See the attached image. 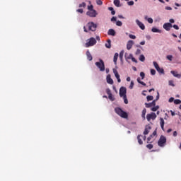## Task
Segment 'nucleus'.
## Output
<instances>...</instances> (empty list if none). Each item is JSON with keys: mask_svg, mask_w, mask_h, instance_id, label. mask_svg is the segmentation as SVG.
Returning <instances> with one entry per match:
<instances>
[{"mask_svg": "<svg viewBox=\"0 0 181 181\" xmlns=\"http://www.w3.org/2000/svg\"><path fill=\"white\" fill-rule=\"evenodd\" d=\"M151 31L153 33H161L162 31L156 28H153L151 29Z\"/></svg>", "mask_w": 181, "mask_h": 181, "instance_id": "24", "label": "nucleus"}, {"mask_svg": "<svg viewBox=\"0 0 181 181\" xmlns=\"http://www.w3.org/2000/svg\"><path fill=\"white\" fill-rule=\"evenodd\" d=\"M127 4L129 6H132V5H134V1H130Z\"/></svg>", "mask_w": 181, "mask_h": 181, "instance_id": "51", "label": "nucleus"}, {"mask_svg": "<svg viewBox=\"0 0 181 181\" xmlns=\"http://www.w3.org/2000/svg\"><path fill=\"white\" fill-rule=\"evenodd\" d=\"M173 136H177V132L175 131L173 132Z\"/></svg>", "mask_w": 181, "mask_h": 181, "instance_id": "59", "label": "nucleus"}, {"mask_svg": "<svg viewBox=\"0 0 181 181\" xmlns=\"http://www.w3.org/2000/svg\"><path fill=\"white\" fill-rule=\"evenodd\" d=\"M120 60H122V57H124V50L121 51L119 55Z\"/></svg>", "mask_w": 181, "mask_h": 181, "instance_id": "30", "label": "nucleus"}, {"mask_svg": "<svg viewBox=\"0 0 181 181\" xmlns=\"http://www.w3.org/2000/svg\"><path fill=\"white\" fill-rule=\"evenodd\" d=\"M170 73H171V74H173V76H174V77H177V78H180V77H181V74H177L175 71H171Z\"/></svg>", "mask_w": 181, "mask_h": 181, "instance_id": "19", "label": "nucleus"}, {"mask_svg": "<svg viewBox=\"0 0 181 181\" xmlns=\"http://www.w3.org/2000/svg\"><path fill=\"white\" fill-rule=\"evenodd\" d=\"M106 80L108 84H114V81L112 80V78H111V75H107L106 77Z\"/></svg>", "mask_w": 181, "mask_h": 181, "instance_id": "15", "label": "nucleus"}, {"mask_svg": "<svg viewBox=\"0 0 181 181\" xmlns=\"http://www.w3.org/2000/svg\"><path fill=\"white\" fill-rule=\"evenodd\" d=\"M118 56H119L118 53L116 52L113 57V62L115 66H117V60H118Z\"/></svg>", "mask_w": 181, "mask_h": 181, "instance_id": "21", "label": "nucleus"}, {"mask_svg": "<svg viewBox=\"0 0 181 181\" xmlns=\"http://www.w3.org/2000/svg\"><path fill=\"white\" fill-rule=\"evenodd\" d=\"M111 14H112V15H115V11H114V10L112 11H111Z\"/></svg>", "mask_w": 181, "mask_h": 181, "instance_id": "64", "label": "nucleus"}, {"mask_svg": "<svg viewBox=\"0 0 181 181\" xmlns=\"http://www.w3.org/2000/svg\"><path fill=\"white\" fill-rule=\"evenodd\" d=\"M139 60L140 62H145V56L144 54L140 55Z\"/></svg>", "mask_w": 181, "mask_h": 181, "instance_id": "29", "label": "nucleus"}, {"mask_svg": "<svg viewBox=\"0 0 181 181\" xmlns=\"http://www.w3.org/2000/svg\"><path fill=\"white\" fill-rule=\"evenodd\" d=\"M115 112L122 118H128V113L122 110V109H121L120 107H115Z\"/></svg>", "mask_w": 181, "mask_h": 181, "instance_id": "1", "label": "nucleus"}, {"mask_svg": "<svg viewBox=\"0 0 181 181\" xmlns=\"http://www.w3.org/2000/svg\"><path fill=\"white\" fill-rule=\"evenodd\" d=\"M129 88H130V90H132V88H134V81H131Z\"/></svg>", "mask_w": 181, "mask_h": 181, "instance_id": "45", "label": "nucleus"}, {"mask_svg": "<svg viewBox=\"0 0 181 181\" xmlns=\"http://www.w3.org/2000/svg\"><path fill=\"white\" fill-rule=\"evenodd\" d=\"M107 42L105 47H107V49H111V40H107Z\"/></svg>", "mask_w": 181, "mask_h": 181, "instance_id": "25", "label": "nucleus"}, {"mask_svg": "<svg viewBox=\"0 0 181 181\" xmlns=\"http://www.w3.org/2000/svg\"><path fill=\"white\" fill-rule=\"evenodd\" d=\"M129 37L130 39H136V36H135V35H132V34H129Z\"/></svg>", "mask_w": 181, "mask_h": 181, "instance_id": "40", "label": "nucleus"}, {"mask_svg": "<svg viewBox=\"0 0 181 181\" xmlns=\"http://www.w3.org/2000/svg\"><path fill=\"white\" fill-rule=\"evenodd\" d=\"M106 93L107 94V95H111V90L110 88H107L106 89Z\"/></svg>", "mask_w": 181, "mask_h": 181, "instance_id": "43", "label": "nucleus"}, {"mask_svg": "<svg viewBox=\"0 0 181 181\" xmlns=\"http://www.w3.org/2000/svg\"><path fill=\"white\" fill-rule=\"evenodd\" d=\"M87 4H86L85 2H83L82 4H79V8H86Z\"/></svg>", "mask_w": 181, "mask_h": 181, "instance_id": "35", "label": "nucleus"}, {"mask_svg": "<svg viewBox=\"0 0 181 181\" xmlns=\"http://www.w3.org/2000/svg\"><path fill=\"white\" fill-rule=\"evenodd\" d=\"M86 15H88V16H90V18H95V16H97L98 15L97 11L91 10V11H87Z\"/></svg>", "mask_w": 181, "mask_h": 181, "instance_id": "8", "label": "nucleus"}, {"mask_svg": "<svg viewBox=\"0 0 181 181\" xmlns=\"http://www.w3.org/2000/svg\"><path fill=\"white\" fill-rule=\"evenodd\" d=\"M140 77H141V80H144V78H145V73L141 72Z\"/></svg>", "mask_w": 181, "mask_h": 181, "instance_id": "37", "label": "nucleus"}, {"mask_svg": "<svg viewBox=\"0 0 181 181\" xmlns=\"http://www.w3.org/2000/svg\"><path fill=\"white\" fill-rule=\"evenodd\" d=\"M173 28H174V29H175L176 30H179V26L177 25H174Z\"/></svg>", "mask_w": 181, "mask_h": 181, "instance_id": "52", "label": "nucleus"}, {"mask_svg": "<svg viewBox=\"0 0 181 181\" xmlns=\"http://www.w3.org/2000/svg\"><path fill=\"white\" fill-rule=\"evenodd\" d=\"M153 66H154L156 70H157L158 68L159 67V64H158V63H157L156 62H153Z\"/></svg>", "mask_w": 181, "mask_h": 181, "instance_id": "32", "label": "nucleus"}, {"mask_svg": "<svg viewBox=\"0 0 181 181\" xmlns=\"http://www.w3.org/2000/svg\"><path fill=\"white\" fill-rule=\"evenodd\" d=\"M117 26H122V22L118 21L116 22Z\"/></svg>", "mask_w": 181, "mask_h": 181, "instance_id": "41", "label": "nucleus"}, {"mask_svg": "<svg viewBox=\"0 0 181 181\" xmlns=\"http://www.w3.org/2000/svg\"><path fill=\"white\" fill-rule=\"evenodd\" d=\"M114 4H115V6H117V8H119V6H120L119 4H121V1H119V0H115Z\"/></svg>", "mask_w": 181, "mask_h": 181, "instance_id": "27", "label": "nucleus"}, {"mask_svg": "<svg viewBox=\"0 0 181 181\" xmlns=\"http://www.w3.org/2000/svg\"><path fill=\"white\" fill-rule=\"evenodd\" d=\"M146 148H148V149H152L153 148V144H147Z\"/></svg>", "mask_w": 181, "mask_h": 181, "instance_id": "39", "label": "nucleus"}, {"mask_svg": "<svg viewBox=\"0 0 181 181\" xmlns=\"http://www.w3.org/2000/svg\"><path fill=\"white\" fill-rule=\"evenodd\" d=\"M108 10H109V11H111V12H112V11H114V8H112V7H109V8H108Z\"/></svg>", "mask_w": 181, "mask_h": 181, "instance_id": "62", "label": "nucleus"}, {"mask_svg": "<svg viewBox=\"0 0 181 181\" xmlns=\"http://www.w3.org/2000/svg\"><path fill=\"white\" fill-rule=\"evenodd\" d=\"M146 98H147V101H152V100H153V96H152V95H148V96L146 97Z\"/></svg>", "mask_w": 181, "mask_h": 181, "instance_id": "33", "label": "nucleus"}, {"mask_svg": "<svg viewBox=\"0 0 181 181\" xmlns=\"http://www.w3.org/2000/svg\"><path fill=\"white\" fill-rule=\"evenodd\" d=\"M160 125L161 127V129L165 131V120L162 117L160 118Z\"/></svg>", "mask_w": 181, "mask_h": 181, "instance_id": "14", "label": "nucleus"}, {"mask_svg": "<svg viewBox=\"0 0 181 181\" xmlns=\"http://www.w3.org/2000/svg\"><path fill=\"white\" fill-rule=\"evenodd\" d=\"M153 136H156V130H155L153 134L151 135H150L148 138H147V142L148 143L151 139H152V138H153Z\"/></svg>", "mask_w": 181, "mask_h": 181, "instance_id": "18", "label": "nucleus"}, {"mask_svg": "<svg viewBox=\"0 0 181 181\" xmlns=\"http://www.w3.org/2000/svg\"><path fill=\"white\" fill-rule=\"evenodd\" d=\"M117 21V17H112L111 18V22H116Z\"/></svg>", "mask_w": 181, "mask_h": 181, "instance_id": "53", "label": "nucleus"}, {"mask_svg": "<svg viewBox=\"0 0 181 181\" xmlns=\"http://www.w3.org/2000/svg\"><path fill=\"white\" fill-rule=\"evenodd\" d=\"M132 62H134V63H138V61H136V59L133 57L131 59Z\"/></svg>", "mask_w": 181, "mask_h": 181, "instance_id": "54", "label": "nucleus"}, {"mask_svg": "<svg viewBox=\"0 0 181 181\" xmlns=\"http://www.w3.org/2000/svg\"><path fill=\"white\" fill-rule=\"evenodd\" d=\"M95 64L97 68L100 69V71H105V64H104V61H103V59H99V62H95Z\"/></svg>", "mask_w": 181, "mask_h": 181, "instance_id": "2", "label": "nucleus"}, {"mask_svg": "<svg viewBox=\"0 0 181 181\" xmlns=\"http://www.w3.org/2000/svg\"><path fill=\"white\" fill-rule=\"evenodd\" d=\"M156 105V100H153L152 103H145L146 108H151V107H155Z\"/></svg>", "mask_w": 181, "mask_h": 181, "instance_id": "11", "label": "nucleus"}, {"mask_svg": "<svg viewBox=\"0 0 181 181\" xmlns=\"http://www.w3.org/2000/svg\"><path fill=\"white\" fill-rule=\"evenodd\" d=\"M83 30L84 32H86V33H88V30H87V28H86V26L83 27Z\"/></svg>", "mask_w": 181, "mask_h": 181, "instance_id": "60", "label": "nucleus"}, {"mask_svg": "<svg viewBox=\"0 0 181 181\" xmlns=\"http://www.w3.org/2000/svg\"><path fill=\"white\" fill-rule=\"evenodd\" d=\"M165 9H166V11H172V7L166 6Z\"/></svg>", "mask_w": 181, "mask_h": 181, "instance_id": "57", "label": "nucleus"}, {"mask_svg": "<svg viewBox=\"0 0 181 181\" xmlns=\"http://www.w3.org/2000/svg\"><path fill=\"white\" fill-rule=\"evenodd\" d=\"M169 86H172V87H175V84L173 83V81H169Z\"/></svg>", "mask_w": 181, "mask_h": 181, "instance_id": "48", "label": "nucleus"}, {"mask_svg": "<svg viewBox=\"0 0 181 181\" xmlns=\"http://www.w3.org/2000/svg\"><path fill=\"white\" fill-rule=\"evenodd\" d=\"M173 27V25L170 23H165L163 25V29H165V30H167L168 32H169V30H170Z\"/></svg>", "mask_w": 181, "mask_h": 181, "instance_id": "9", "label": "nucleus"}, {"mask_svg": "<svg viewBox=\"0 0 181 181\" xmlns=\"http://www.w3.org/2000/svg\"><path fill=\"white\" fill-rule=\"evenodd\" d=\"M166 141H167L166 136L161 135L158 141V146H160V148H163V146L166 145Z\"/></svg>", "mask_w": 181, "mask_h": 181, "instance_id": "3", "label": "nucleus"}, {"mask_svg": "<svg viewBox=\"0 0 181 181\" xmlns=\"http://www.w3.org/2000/svg\"><path fill=\"white\" fill-rule=\"evenodd\" d=\"M167 59L168 60H170V62H172V59H173V57L172 55H168Z\"/></svg>", "mask_w": 181, "mask_h": 181, "instance_id": "44", "label": "nucleus"}, {"mask_svg": "<svg viewBox=\"0 0 181 181\" xmlns=\"http://www.w3.org/2000/svg\"><path fill=\"white\" fill-rule=\"evenodd\" d=\"M168 101H169V103H173V101H175V98H170Z\"/></svg>", "mask_w": 181, "mask_h": 181, "instance_id": "55", "label": "nucleus"}, {"mask_svg": "<svg viewBox=\"0 0 181 181\" xmlns=\"http://www.w3.org/2000/svg\"><path fill=\"white\" fill-rule=\"evenodd\" d=\"M146 21H148V23H153V19L152 18H148V16L145 17Z\"/></svg>", "mask_w": 181, "mask_h": 181, "instance_id": "28", "label": "nucleus"}, {"mask_svg": "<svg viewBox=\"0 0 181 181\" xmlns=\"http://www.w3.org/2000/svg\"><path fill=\"white\" fill-rule=\"evenodd\" d=\"M157 71L160 73L161 74H165V70H163V68L158 67L157 68Z\"/></svg>", "mask_w": 181, "mask_h": 181, "instance_id": "26", "label": "nucleus"}, {"mask_svg": "<svg viewBox=\"0 0 181 181\" xmlns=\"http://www.w3.org/2000/svg\"><path fill=\"white\" fill-rule=\"evenodd\" d=\"M97 5H103V1L101 0H96Z\"/></svg>", "mask_w": 181, "mask_h": 181, "instance_id": "46", "label": "nucleus"}, {"mask_svg": "<svg viewBox=\"0 0 181 181\" xmlns=\"http://www.w3.org/2000/svg\"><path fill=\"white\" fill-rule=\"evenodd\" d=\"M86 57L89 62H91L93 60V55H91V53H90V51H86Z\"/></svg>", "mask_w": 181, "mask_h": 181, "instance_id": "17", "label": "nucleus"}, {"mask_svg": "<svg viewBox=\"0 0 181 181\" xmlns=\"http://www.w3.org/2000/svg\"><path fill=\"white\" fill-rule=\"evenodd\" d=\"M133 57H134V56L132 55V54H130L128 56L127 59H132Z\"/></svg>", "mask_w": 181, "mask_h": 181, "instance_id": "56", "label": "nucleus"}, {"mask_svg": "<svg viewBox=\"0 0 181 181\" xmlns=\"http://www.w3.org/2000/svg\"><path fill=\"white\" fill-rule=\"evenodd\" d=\"M170 23H175V20L173 18H171L169 20Z\"/></svg>", "mask_w": 181, "mask_h": 181, "instance_id": "58", "label": "nucleus"}, {"mask_svg": "<svg viewBox=\"0 0 181 181\" xmlns=\"http://www.w3.org/2000/svg\"><path fill=\"white\" fill-rule=\"evenodd\" d=\"M142 135H138L137 136V140H138V142L139 144V145H143L144 144V141H142Z\"/></svg>", "mask_w": 181, "mask_h": 181, "instance_id": "22", "label": "nucleus"}, {"mask_svg": "<svg viewBox=\"0 0 181 181\" xmlns=\"http://www.w3.org/2000/svg\"><path fill=\"white\" fill-rule=\"evenodd\" d=\"M119 96L125 97L127 96V88L122 86L119 89Z\"/></svg>", "mask_w": 181, "mask_h": 181, "instance_id": "7", "label": "nucleus"}, {"mask_svg": "<svg viewBox=\"0 0 181 181\" xmlns=\"http://www.w3.org/2000/svg\"><path fill=\"white\" fill-rule=\"evenodd\" d=\"M107 35H109V36H114L115 35V30H114V29H110L107 32Z\"/></svg>", "mask_w": 181, "mask_h": 181, "instance_id": "20", "label": "nucleus"}, {"mask_svg": "<svg viewBox=\"0 0 181 181\" xmlns=\"http://www.w3.org/2000/svg\"><path fill=\"white\" fill-rule=\"evenodd\" d=\"M140 45H141V46H144V45H145V41H142L140 42Z\"/></svg>", "mask_w": 181, "mask_h": 181, "instance_id": "63", "label": "nucleus"}, {"mask_svg": "<svg viewBox=\"0 0 181 181\" xmlns=\"http://www.w3.org/2000/svg\"><path fill=\"white\" fill-rule=\"evenodd\" d=\"M146 119L148 121V122L151 121V119H153V121L156 119V113L151 112L150 114H147Z\"/></svg>", "mask_w": 181, "mask_h": 181, "instance_id": "6", "label": "nucleus"}, {"mask_svg": "<svg viewBox=\"0 0 181 181\" xmlns=\"http://www.w3.org/2000/svg\"><path fill=\"white\" fill-rule=\"evenodd\" d=\"M151 74L155 76V74H156V71L155 69H151Z\"/></svg>", "mask_w": 181, "mask_h": 181, "instance_id": "38", "label": "nucleus"}, {"mask_svg": "<svg viewBox=\"0 0 181 181\" xmlns=\"http://www.w3.org/2000/svg\"><path fill=\"white\" fill-rule=\"evenodd\" d=\"M135 54H136V55H138V54H141V49H136V51Z\"/></svg>", "mask_w": 181, "mask_h": 181, "instance_id": "50", "label": "nucleus"}, {"mask_svg": "<svg viewBox=\"0 0 181 181\" xmlns=\"http://www.w3.org/2000/svg\"><path fill=\"white\" fill-rule=\"evenodd\" d=\"M145 115H146V110L144 108L142 110V113H141V117L143 118V119L145 121V119H146V117H145Z\"/></svg>", "mask_w": 181, "mask_h": 181, "instance_id": "23", "label": "nucleus"}, {"mask_svg": "<svg viewBox=\"0 0 181 181\" xmlns=\"http://www.w3.org/2000/svg\"><path fill=\"white\" fill-rule=\"evenodd\" d=\"M174 104L175 105L181 104V100L180 99H176L174 100Z\"/></svg>", "mask_w": 181, "mask_h": 181, "instance_id": "31", "label": "nucleus"}, {"mask_svg": "<svg viewBox=\"0 0 181 181\" xmlns=\"http://www.w3.org/2000/svg\"><path fill=\"white\" fill-rule=\"evenodd\" d=\"M108 98L111 100V101H114V98H112V93L108 95Z\"/></svg>", "mask_w": 181, "mask_h": 181, "instance_id": "49", "label": "nucleus"}, {"mask_svg": "<svg viewBox=\"0 0 181 181\" xmlns=\"http://www.w3.org/2000/svg\"><path fill=\"white\" fill-rule=\"evenodd\" d=\"M76 12H78L79 13H83L84 11L83 10V8H79L76 10Z\"/></svg>", "mask_w": 181, "mask_h": 181, "instance_id": "47", "label": "nucleus"}, {"mask_svg": "<svg viewBox=\"0 0 181 181\" xmlns=\"http://www.w3.org/2000/svg\"><path fill=\"white\" fill-rule=\"evenodd\" d=\"M123 100H124V104H128V99H127V96H123Z\"/></svg>", "mask_w": 181, "mask_h": 181, "instance_id": "42", "label": "nucleus"}, {"mask_svg": "<svg viewBox=\"0 0 181 181\" xmlns=\"http://www.w3.org/2000/svg\"><path fill=\"white\" fill-rule=\"evenodd\" d=\"M151 126H146L144 132V135H148V134H149V131H151Z\"/></svg>", "mask_w": 181, "mask_h": 181, "instance_id": "16", "label": "nucleus"}, {"mask_svg": "<svg viewBox=\"0 0 181 181\" xmlns=\"http://www.w3.org/2000/svg\"><path fill=\"white\" fill-rule=\"evenodd\" d=\"M132 46H134V41L129 40L127 45V50H131V49H132Z\"/></svg>", "mask_w": 181, "mask_h": 181, "instance_id": "13", "label": "nucleus"}, {"mask_svg": "<svg viewBox=\"0 0 181 181\" xmlns=\"http://www.w3.org/2000/svg\"><path fill=\"white\" fill-rule=\"evenodd\" d=\"M158 110H159V106H155L151 108V111H158Z\"/></svg>", "mask_w": 181, "mask_h": 181, "instance_id": "34", "label": "nucleus"}, {"mask_svg": "<svg viewBox=\"0 0 181 181\" xmlns=\"http://www.w3.org/2000/svg\"><path fill=\"white\" fill-rule=\"evenodd\" d=\"M97 44V40L94 37H90L88 40V42L86 43V47H90V46H94Z\"/></svg>", "mask_w": 181, "mask_h": 181, "instance_id": "4", "label": "nucleus"}, {"mask_svg": "<svg viewBox=\"0 0 181 181\" xmlns=\"http://www.w3.org/2000/svg\"><path fill=\"white\" fill-rule=\"evenodd\" d=\"M136 23L141 30H145V25H144L142 22L139 21V20H136Z\"/></svg>", "mask_w": 181, "mask_h": 181, "instance_id": "12", "label": "nucleus"}, {"mask_svg": "<svg viewBox=\"0 0 181 181\" xmlns=\"http://www.w3.org/2000/svg\"><path fill=\"white\" fill-rule=\"evenodd\" d=\"M140 84H141V86H146V83H145V82H144V81H141V82H140Z\"/></svg>", "mask_w": 181, "mask_h": 181, "instance_id": "61", "label": "nucleus"}, {"mask_svg": "<svg viewBox=\"0 0 181 181\" xmlns=\"http://www.w3.org/2000/svg\"><path fill=\"white\" fill-rule=\"evenodd\" d=\"M88 11H94V6L93 5L88 6Z\"/></svg>", "mask_w": 181, "mask_h": 181, "instance_id": "36", "label": "nucleus"}, {"mask_svg": "<svg viewBox=\"0 0 181 181\" xmlns=\"http://www.w3.org/2000/svg\"><path fill=\"white\" fill-rule=\"evenodd\" d=\"M113 73L117 80V83H121V78L119 76V74H118V71H117L115 69H113Z\"/></svg>", "mask_w": 181, "mask_h": 181, "instance_id": "10", "label": "nucleus"}, {"mask_svg": "<svg viewBox=\"0 0 181 181\" xmlns=\"http://www.w3.org/2000/svg\"><path fill=\"white\" fill-rule=\"evenodd\" d=\"M88 30H91L92 32H95L97 30V24L94 23V22H89L86 25Z\"/></svg>", "mask_w": 181, "mask_h": 181, "instance_id": "5", "label": "nucleus"}]
</instances>
